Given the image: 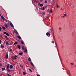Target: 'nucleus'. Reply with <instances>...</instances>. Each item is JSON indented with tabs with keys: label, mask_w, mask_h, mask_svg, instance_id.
<instances>
[{
	"label": "nucleus",
	"mask_w": 76,
	"mask_h": 76,
	"mask_svg": "<svg viewBox=\"0 0 76 76\" xmlns=\"http://www.w3.org/2000/svg\"><path fill=\"white\" fill-rule=\"evenodd\" d=\"M4 26L6 28H9V27L10 26V24L9 23H7V24H4Z\"/></svg>",
	"instance_id": "1"
},
{
	"label": "nucleus",
	"mask_w": 76,
	"mask_h": 76,
	"mask_svg": "<svg viewBox=\"0 0 76 76\" xmlns=\"http://www.w3.org/2000/svg\"><path fill=\"white\" fill-rule=\"evenodd\" d=\"M17 57H18L17 56L15 55V56H11V58H12V60H14V59L16 60L17 59V58H16Z\"/></svg>",
	"instance_id": "2"
},
{
	"label": "nucleus",
	"mask_w": 76,
	"mask_h": 76,
	"mask_svg": "<svg viewBox=\"0 0 76 76\" xmlns=\"http://www.w3.org/2000/svg\"><path fill=\"white\" fill-rule=\"evenodd\" d=\"M4 45L2 44H1V48H2L3 49V48H4Z\"/></svg>",
	"instance_id": "3"
},
{
	"label": "nucleus",
	"mask_w": 76,
	"mask_h": 76,
	"mask_svg": "<svg viewBox=\"0 0 76 76\" xmlns=\"http://www.w3.org/2000/svg\"><path fill=\"white\" fill-rule=\"evenodd\" d=\"M4 34H5L7 36H9V33H7V32H4Z\"/></svg>",
	"instance_id": "4"
},
{
	"label": "nucleus",
	"mask_w": 76,
	"mask_h": 76,
	"mask_svg": "<svg viewBox=\"0 0 76 76\" xmlns=\"http://www.w3.org/2000/svg\"><path fill=\"white\" fill-rule=\"evenodd\" d=\"M5 44H6V45H11V44H10V43L9 44L7 41L6 42Z\"/></svg>",
	"instance_id": "5"
},
{
	"label": "nucleus",
	"mask_w": 76,
	"mask_h": 76,
	"mask_svg": "<svg viewBox=\"0 0 76 76\" xmlns=\"http://www.w3.org/2000/svg\"><path fill=\"white\" fill-rule=\"evenodd\" d=\"M13 67V65H10V69H12Z\"/></svg>",
	"instance_id": "6"
},
{
	"label": "nucleus",
	"mask_w": 76,
	"mask_h": 76,
	"mask_svg": "<svg viewBox=\"0 0 76 76\" xmlns=\"http://www.w3.org/2000/svg\"><path fill=\"white\" fill-rule=\"evenodd\" d=\"M14 32H15V33L17 34H18V32L15 29L14 30Z\"/></svg>",
	"instance_id": "7"
},
{
	"label": "nucleus",
	"mask_w": 76,
	"mask_h": 76,
	"mask_svg": "<svg viewBox=\"0 0 76 76\" xmlns=\"http://www.w3.org/2000/svg\"><path fill=\"white\" fill-rule=\"evenodd\" d=\"M48 35H49V36H50V32L49 33L47 32L46 33V35L48 36Z\"/></svg>",
	"instance_id": "8"
},
{
	"label": "nucleus",
	"mask_w": 76,
	"mask_h": 76,
	"mask_svg": "<svg viewBox=\"0 0 76 76\" xmlns=\"http://www.w3.org/2000/svg\"><path fill=\"white\" fill-rule=\"evenodd\" d=\"M17 46L18 47V48H19V49H20L21 48H20V46L19 45H17Z\"/></svg>",
	"instance_id": "9"
},
{
	"label": "nucleus",
	"mask_w": 76,
	"mask_h": 76,
	"mask_svg": "<svg viewBox=\"0 0 76 76\" xmlns=\"http://www.w3.org/2000/svg\"><path fill=\"white\" fill-rule=\"evenodd\" d=\"M19 54L20 56H22V55H23V53L22 52L19 53Z\"/></svg>",
	"instance_id": "10"
},
{
	"label": "nucleus",
	"mask_w": 76,
	"mask_h": 76,
	"mask_svg": "<svg viewBox=\"0 0 76 76\" xmlns=\"http://www.w3.org/2000/svg\"><path fill=\"white\" fill-rule=\"evenodd\" d=\"M9 57L8 56V54H6V57L5 58H8Z\"/></svg>",
	"instance_id": "11"
},
{
	"label": "nucleus",
	"mask_w": 76,
	"mask_h": 76,
	"mask_svg": "<svg viewBox=\"0 0 76 76\" xmlns=\"http://www.w3.org/2000/svg\"><path fill=\"white\" fill-rule=\"evenodd\" d=\"M22 48L23 50H25V47H24V46H22Z\"/></svg>",
	"instance_id": "12"
},
{
	"label": "nucleus",
	"mask_w": 76,
	"mask_h": 76,
	"mask_svg": "<svg viewBox=\"0 0 76 76\" xmlns=\"http://www.w3.org/2000/svg\"><path fill=\"white\" fill-rule=\"evenodd\" d=\"M9 67V64H8L7 66V69H8Z\"/></svg>",
	"instance_id": "13"
},
{
	"label": "nucleus",
	"mask_w": 76,
	"mask_h": 76,
	"mask_svg": "<svg viewBox=\"0 0 76 76\" xmlns=\"http://www.w3.org/2000/svg\"><path fill=\"white\" fill-rule=\"evenodd\" d=\"M24 53H25L26 52V53H27V52H28V50H27V49H25V50H24Z\"/></svg>",
	"instance_id": "14"
},
{
	"label": "nucleus",
	"mask_w": 76,
	"mask_h": 76,
	"mask_svg": "<svg viewBox=\"0 0 76 76\" xmlns=\"http://www.w3.org/2000/svg\"><path fill=\"white\" fill-rule=\"evenodd\" d=\"M66 72H67V75H69V73H70V72H69V71L66 70Z\"/></svg>",
	"instance_id": "15"
},
{
	"label": "nucleus",
	"mask_w": 76,
	"mask_h": 76,
	"mask_svg": "<svg viewBox=\"0 0 76 76\" xmlns=\"http://www.w3.org/2000/svg\"><path fill=\"white\" fill-rule=\"evenodd\" d=\"M21 43L22 44H24V42H23V41H21Z\"/></svg>",
	"instance_id": "16"
},
{
	"label": "nucleus",
	"mask_w": 76,
	"mask_h": 76,
	"mask_svg": "<svg viewBox=\"0 0 76 76\" xmlns=\"http://www.w3.org/2000/svg\"><path fill=\"white\" fill-rule=\"evenodd\" d=\"M2 29H3L4 30H6V28H5V27H4V26H3L2 27Z\"/></svg>",
	"instance_id": "17"
},
{
	"label": "nucleus",
	"mask_w": 76,
	"mask_h": 76,
	"mask_svg": "<svg viewBox=\"0 0 76 76\" xmlns=\"http://www.w3.org/2000/svg\"><path fill=\"white\" fill-rule=\"evenodd\" d=\"M17 37H18V38H19V39H21V37H20V36H17Z\"/></svg>",
	"instance_id": "18"
},
{
	"label": "nucleus",
	"mask_w": 76,
	"mask_h": 76,
	"mask_svg": "<svg viewBox=\"0 0 76 76\" xmlns=\"http://www.w3.org/2000/svg\"><path fill=\"white\" fill-rule=\"evenodd\" d=\"M1 18L2 19H3V20H4V19H5V18H4L3 16H1Z\"/></svg>",
	"instance_id": "19"
},
{
	"label": "nucleus",
	"mask_w": 76,
	"mask_h": 76,
	"mask_svg": "<svg viewBox=\"0 0 76 76\" xmlns=\"http://www.w3.org/2000/svg\"><path fill=\"white\" fill-rule=\"evenodd\" d=\"M10 25L11 26H12V27H13V24H12V23H10Z\"/></svg>",
	"instance_id": "20"
},
{
	"label": "nucleus",
	"mask_w": 76,
	"mask_h": 76,
	"mask_svg": "<svg viewBox=\"0 0 76 76\" xmlns=\"http://www.w3.org/2000/svg\"><path fill=\"white\" fill-rule=\"evenodd\" d=\"M28 60L29 61H31V58H28Z\"/></svg>",
	"instance_id": "21"
},
{
	"label": "nucleus",
	"mask_w": 76,
	"mask_h": 76,
	"mask_svg": "<svg viewBox=\"0 0 76 76\" xmlns=\"http://www.w3.org/2000/svg\"><path fill=\"white\" fill-rule=\"evenodd\" d=\"M18 44V42H15L14 44V45H16V44Z\"/></svg>",
	"instance_id": "22"
},
{
	"label": "nucleus",
	"mask_w": 76,
	"mask_h": 76,
	"mask_svg": "<svg viewBox=\"0 0 76 76\" xmlns=\"http://www.w3.org/2000/svg\"><path fill=\"white\" fill-rule=\"evenodd\" d=\"M30 64L31 65V66H34V64H33V63L32 62H30Z\"/></svg>",
	"instance_id": "23"
},
{
	"label": "nucleus",
	"mask_w": 76,
	"mask_h": 76,
	"mask_svg": "<svg viewBox=\"0 0 76 76\" xmlns=\"http://www.w3.org/2000/svg\"><path fill=\"white\" fill-rule=\"evenodd\" d=\"M28 70H29V71H30V72H32V70H31V69H29V68L28 69Z\"/></svg>",
	"instance_id": "24"
},
{
	"label": "nucleus",
	"mask_w": 76,
	"mask_h": 76,
	"mask_svg": "<svg viewBox=\"0 0 76 76\" xmlns=\"http://www.w3.org/2000/svg\"><path fill=\"white\" fill-rule=\"evenodd\" d=\"M20 66L21 68L22 69H23V66L21 65L20 64Z\"/></svg>",
	"instance_id": "25"
},
{
	"label": "nucleus",
	"mask_w": 76,
	"mask_h": 76,
	"mask_svg": "<svg viewBox=\"0 0 76 76\" xmlns=\"http://www.w3.org/2000/svg\"><path fill=\"white\" fill-rule=\"evenodd\" d=\"M5 69V68H2V70H4Z\"/></svg>",
	"instance_id": "26"
},
{
	"label": "nucleus",
	"mask_w": 76,
	"mask_h": 76,
	"mask_svg": "<svg viewBox=\"0 0 76 76\" xmlns=\"http://www.w3.org/2000/svg\"><path fill=\"white\" fill-rule=\"evenodd\" d=\"M7 75L8 76H11V75L9 74H7Z\"/></svg>",
	"instance_id": "27"
},
{
	"label": "nucleus",
	"mask_w": 76,
	"mask_h": 76,
	"mask_svg": "<svg viewBox=\"0 0 76 76\" xmlns=\"http://www.w3.org/2000/svg\"><path fill=\"white\" fill-rule=\"evenodd\" d=\"M50 13H52L53 12V11L52 10H50Z\"/></svg>",
	"instance_id": "28"
},
{
	"label": "nucleus",
	"mask_w": 76,
	"mask_h": 76,
	"mask_svg": "<svg viewBox=\"0 0 76 76\" xmlns=\"http://www.w3.org/2000/svg\"><path fill=\"white\" fill-rule=\"evenodd\" d=\"M45 12H42V15H45Z\"/></svg>",
	"instance_id": "29"
},
{
	"label": "nucleus",
	"mask_w": 76,
	"mask_h": 76,
	"mask_svg": "<svg viewBox=\"0 0 76 76\" xmlns=\"http://www.w3.org/2000/svg\"><path fill=\"white\" fill-rule=\"evenodd\" d=\"M40 6L41 7H42V6H43V5L42 4H41L40 5Z\"/></svg>",
	"instance_id": "30"
},
{
	"label": "nucleus",
	"mask_w": 76,
	"mask_h": 76,
	"mask_svg": "<svg viewBox=\"0 0 76 76\" xmlns=\"http://www.w3.org/2000/svg\"><path fill=\"white\" fill-rule=\"evenodd\" d=\"M23 75H26V73L25 72H23Z\"/></svg>",
	"instance_id": "31"
},
{
	"label": "nucleus",
	"mask_w": 76,
	"mask_h": 76,
	"mask_svg": "<svg viewBox=\"0 0 76 76\" xmlns=\"http://www.w3.org/2000/svg\"><path fill=\"white\" fill-rule=\"evenodd\" d=\"M45 3H47V1L46 0L45 1Z\"/></svg>",
	"instance_id": "32"
},
{
	"label": "nucleus",
	"mask_w": 76,
	"mask_h": 76,
	"mask_svg": "<svg viewBox=\"0 0 76 76\" xmlns=\"http://www.w3.org/2000/svg\"><path fill=\"white\" fill-rule=\"evenodd\" d=\"M10 51H13V50L12 49L10 48Z\"/></svg>",
	"instance_id": "33"
},
{
	"label": "nucleus",
	"mask_w": 76,
	"mask_h": 76,
	"mask_svg": "<svg viewBox=\"0 0 76 76\" xmlns=\"http://www.w3.org/2000/svg\"><path fill=\"white\" fill-rule=\"evenodd\" d=\"M52 43H53V44H54V41H52L51 42Z\"/></svg>",
	"instance_id": "34"
},
{
	"label": "nucleus",
	"mask_w": 76,
	"mask_h": 76,
	"mask_svg": "<svg viewBox=\"0 0 76 76\" xmlns=\"http://www.w3.org/2000/svg\"><path fill=\"white\" fill-rule=\"evenodd\" d=\"M0 31H1V28L0 27Z\"/></svg>",
	"instance_id": "35"
},
{
	"label": "nucleus",
	"mask_w": 76,
	"mask_h": 76,
	"mask_svg": "<svg viewBox=\"0 0 76 76\" xmlns=\"http://www.w3.org/2000/svg\"><path fill=\"white\" fill-rule=\"evenodd\" d=\"M44 9H45V7H43V10H44Z\"/></svg>",
	"instance_id": "36"
},
{
	"label": "nucleus",
	"mask_w": 76,
	"mask_h": 76,
	"mask_svg": "<svg viewBox=\"0 0 76 76\" xmlns=\"http://www.w3.org/2000/svg\"><path fill=\"white\" fill-rule=\"evenodd\" d=\"M45 8H47V6L46 5L45 7Z\"/></svg>",
	"instance_id": "37"
},
{
	"label": "nucleus",
	"mask_w": 76,
	"mask_h": 76,
	"mask_svg": "<svg viewBox=\"0 0 76 76\" xmlns=\"http://www.w3.org/2000/svg\"><path fill=\"white\" fill-rule=\"evenodd\" d=\"M55 45L56 47H57V43H56V42H55Z\"/></svg>",
	"instance_id": "38"
},
{
	"label": "nucleus",
	"mask_w": 76,
	"mask_h": 76,
	"mask_svg": "<svg viewBox=\"0 0 76 76\" xmlns=\"http://www.w3.org/2000/svg\"><path fill=\"white\" fill-rule=\"evenodd\" d=\"M64 16H66V14H65L64 15Z\"/></svg>",
	"instance_id": "39"
},
{
	"label": "nucleus",
	"mask_w": 76,
	"mask_h": 76,
	"mask_svg": "<svg viewBox=\"0 0 76 76\" xmlns=\"http://www.w3.org/2000/svg\"><path fill=\"white\" fill-rule=\"evenodd\" d=\"M17 41H19V40L17 39H15Z\"/></svg>",
	"instance_id": "40"
},
{
	"label": "nucleus",
	"mask_w": 76,
	"mask_h": 76,
	"mask_svg": "<svg viewBox=\"0 0 76 76\" xmlns=\"http://www.w3.org/2000/svg\"><path fill=\"white\" fill-rule=\"evenodd\" d=\"M2 66V64H1L0 63V66Z\"/></svg>",
	"instance_id": "41"
},
{
	"label": "nucleus",
	"mask_w": 76,
	"mask_h": 76,
	"mask_svg": "<svg viewBox=\"0 0 76 76\" xmlns=\"http://www.w3.org/2000/svg\"><path fill=\"white\" fill-rule=\"evenodd\" d=\"M7 35H6L5 36V38H7Z\"/></svg>",
	"instance_id": "42"
},
{
	"label": "nucleus",
	"mask_w": 76,
	"mask_h": 76,
	"mask_svg": "<svg viewBox=\"0 0 76 76\" xmlns=\"http://www.w3.org/2000/svg\"><path fill=\"white\" fill-rule=\"evenodd\" d=\"M1 40H0V44H1Z\"/></svg>",
	"instance_id": "43"
},
{
	"label": "nucleus",
	"mask_w": 76,
	"mask_h": 76,
	"mask_svg": "<svg viewBox=\"0 0 76 76\" xmlns=\"http://www.w3.org/2000/svg\"><path fill=\"white\" fill-rule=\"evenodd\" d=\"M37 1V0H34V2H36Z\"/></svg>",
	"instance_id": "44"
},
{
	"label": "nucleus",
	"mask_w": 76,
	"mask_h": 76,
	"mask_svg": "<svg viewBox=\"0 0 76 76\" xmlns=\"http://www.w3.org/2000/svg\"><path fill=\"white\" fill-rule=\"evenodd\" d=\"M40 9H41V10H43V8H42V7H41V8H40Z\"/></svg>",
	"instance_id": "45"
},
{
	"label": "nucleus",
	"mask_w": 76,
	"mask_h": 76,
	"mask_svg": "<svg viewBox=\"0 0 76 76\" xmlns=\"http://www.w3.org/2000/svg\"><path fill=\"white\" fill-rule=\"evenodd\" d=\"M53 39H54V36H53Z\"/></svg>",
	"instance_id": "46"
},
{
	"label": "nucleus",
	"mask_w": 76,
	"mask_h": 76,
	"mask_svg": "<svg viewBox=\"0 0 76 76\" xmlns=\"http://www.w3.org/2000/svg\"><path fill=\"white\" fill-rule=\"evenodd\" d=\"M59 30H61V28H59Z\"/></svg>",
	"instance_id": "47"
},
{
	"label": "nucleus",
	"mask_w": 76,
	"mask_h": 76,
	"mask_svg": "<svg viewBox=\"0 0 76 76\" xmlns=\"http://www.w3.org/2000/svg\"><path fill=\"white\" fill-rule=\"evenodd\" d=\"M61 10H63V9H62L61 8Z\"/></svg>",
	"instance_id": "48"
},
{
	"label": "nucleus",
	"mask_w": 76,
	"mask_h": 76,
	"mask_svg": "<svg viewBox=\"0 0 76 76\" xmlns=\"http://www.w3.org/2000/svg\"><path fill=\"white\" fill-rule=\"evenodd\" d=\"M60 34H61V31H60Z\"/></svg>",
	"instance_id": "49"
},
{
	"label": "nucleus",
	"mask_w": 76,
	"mask_h": 76,
	"mask_svg": "<svg viewBox=\"0 0 76 76\" xmlns=\"http://www.w3.org/2000/svg\"><path fill=\"white\" fill-rule=\"evenodd\" d=\"M7 71H8V72H10V71L8 69Z\"/></svg>",
	"instance_id": "50"
},
{
	"label": "nucleus",
	"mask_w": 76,
	"mask_h": 76,
	"mask_svg": "<svg viewBox=\"0 0 76 76\" xmlns=\"http://www.w3.org/2000/svg\"><path fill=\"white\" fill-rule=\"evenodd\" d=\"M6 39H9V38H7Z\"/></svg>",
	"instance_id": "51"
},
{
	"label": "nucleus",
	"mask_w": 76,
	"mask_h": 76,
	"mask_svg": "<svg viewBox=\"0 0 76 76\" xmlns=\"http://www.w3.org/2000/svg\"><path fill=\"white\" fill-rule=\"evenodd\" d=\"M40 1H42V0H40Z\"/></svg>",
	"instance_id": "52"
},
{
	"label": "nucleus",
	"mask_w": 76,
	"mask_h": 76,
	"mask_svg": "<svg viewBox=\"0 0 76 76\" xmlns=\"http://www.w3.org/2000/svg\"><path fill=\"white\" fill-rule=\"evenodd\" d=\"M37 76H40V75H37Z\"/></svg>",
	"instance_id": "53"
},
{
	"label": "nucleus",
	"mask_w": 76,
	"mask_h": 76,
	"mask_svg": "<svg viewBox=\"0 0 76 76\" xmlns=\"http://www.w3.org/2000/svg\"><path fill=\"white\" fill-rule=\"evenodd\" d=\"M57 7H59V6H57Z\"/></svg>",
	"instance_id": "54"
},
{
	"label": "nucleus",
	"mask_w": 76,
	"mask_h": 76,
	"mask_svg": "<svg viewBox=\"0 0 76 76\" xmlns=\"http://www.w3.org/2000/svg\"><path fill=\"white\" fill-rule=\"evenodd\" d=\"M74 64V63H73L72 64V65H73Z\"/></svg>",
	"instance_id": "55"
},
{
	"label": "nucleus",
	"mask_w": 76,
	"mask_h": 76,
	"mask_svg": "<svg viewBox=\"0 0 76 76\" xmlns=\"http://www.w3.org/2000/svg\"><path fill=\"white\" fill-rule=\"evenodd\" d=\"M72 63H71V65H72Z\"/></svg>",
	"instance_id": "56"
},
{
	"label": "nucleus",
	"mask_w": 76,
	"mask_h": 76,
	"mask_svg": "<svg viewBox=\"0 0 76 76\" xmlns=\"http://www.w3.org/2000/svg\"><path fill=\"white\" fill-rule=\"evenodd\" d=\"M64 16H62V18H64Z\"/></svg>",
	"instance_id": "57"
},
{
	"label": "nucleus",
	"mask_w": 76,
	"mask_h": 76,
	"mask_svg": "<svg viewBox=\"0 0 76 76\" xmlns=\"http://www.w3.org/2000/svg\"><path fill=\"white\" fill-rule=\"evenodd\" d=\"M53 36H54V34H53Z\"/></svg>",
	"instance_id": "58"
},
{
	"label": "nucleus",
	"mask_w": 76,
	"mask_h": 76,
	"mask_svg": "<svg viewBox=\"0 0 76 76\" xmlns=\"http://www.w3.org/2000/svg\"><path fill=\"white\" fill-rule=\"evenodd\" d=\"M1 16V14L0 13V16Z\"/></svg>",
	"instance_id": "59"
},
{
	"label": "nucleus",
	"mask_w": 76,
	"mask_h": 76,
	"mask_svg": "<svg viewBox=\"0 0 76 76\" xmlns=\"http://www.w3.org/2000/svg\"><path fill=\"white\" fill-rule=\"evenodd\" d=\"M1 37H2V36H1Z\"/></svg>",
	"instance_id": "60"
},
{
	"label": "nucleus",
	"mask_w": 76,
	"mask_h": 76,
	"mask_svg": "<svg viewBox=\"0 0 76 76\" xmlns=\"http://www.w3.org/2000/svg\"><path fill=\"white\" fill-rule=\"evenodd\" d=\"M48 18V17H47L46 18Z\"/></svg>",
	"instance_id": "61"
},
{
	"label": "nucleus",
	"mask_w": 76,
	"mask_h": 76,
	"mask_svg": "<svg viewBox=\"0 0 76 76\" xmlns=\"http://www.w3.org/2000/svg\"><path fill=\"white\" fill-rule=\"evenodd\" d=\"M51 18H53V17H51Z\"/></svg>",
	"instance_id": "62"
},
{
	"label": "nucleus",
	"mask_w": 76,
	"mask_h": 76,
	"mask_svg": "<svg viewBox=\"0 0 76 76\" xmlns=\"http://www.w3.org/2000/svg\"><path fill=\"white\" fill-rule=\"evenodd\" d=\"M75 53H76V52H75Z\"/></svg>",
	"instance_id": "63"
}]
</instances>
